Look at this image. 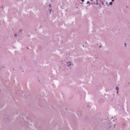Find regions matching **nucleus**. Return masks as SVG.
I'll list each match as a JSON object with an SVG mask.
<instances>
[{
	"label": "nucleus",
	"mask_w": 130,
	"mask_h": 130,
	"mask_svg": "<svg viewBox=\"0 0 130 130\" xmlns=\"http://www.w3.org/2000/svg\"><path fill=\"white\" fill-rule=\"evenodd\" d=\"M116 90H117V91L118 90V87H116Z\"/></svg>",
	"instance_id": "1"
},
{
	"label": "nucleus",
	"mask_w": 130,
	"mask_h": 130,
	"mask_svg": "<svg viewBox=\"0 0 130 130\" xmlns=\"http://www.w3.org/2000/svg\"><path fill=\"white\" fill-rule=\"evenodd\" d=\"M71 63H70V64H68V67H70V66H71Z\"/></svg>",
	"instance_id": "2"
},
{
	"label": "nucleus",
	"mask_w": 130,
	"mask_h": 130,
	"mask_svg": "<svg viewBox=\"0 0 130 130\" xmlns=\"http://www.w3.org/2000/svg\"><path fill=\"white\" fill-rule=\"evenodd\" d=\"M110 5H112V2H110Z\"/></svg>",
	"instance_id": "3"
},
{
	"label": "nucleus",
	"mask_w": 130,
	"mask_h": 130,
	"mask_svg": "<svg viewBox=\"0 0 130 130\" xmlns=\"http://www.w3.org/2000/svg\"><path fill=\"white\" fill-rule=\"evenodd\" d=\"M115 0H112V2H114Z\"/></svg>",
	"instance_id": "4"
},
{
	"label": "nucleus",
	"mask_w": 130,
	"mask_h": 130,
	"mask_svg": "<svg viewBox=\"0 0 130 130\" xmlns=\"http://www.w3.org/2000/svg\"><path fill=\"white\" fill-rule=\"evenodd\" d=\"M125 46H126V43H125Z\"/></svg>",
	"instance_id": "5"
},
{
	"label": "nucleus",
	"mask_w": 130,
	"mask_h": 130,
	"mask_svg": "<svg viewBox=\"0 0 130 130\" xmlns=\"http://www.w3.org/2000/svg\"><path fill=\"white\" fill-rule=\"evenodd\" d=\"M49 7H51V5H49Z\"/></svg>",
	"instance_id": "6"
},
{
	"label": "nucleus",
	"mask_w": 130,
	"mask_h": 130,
	"mask_svg": "<svg viewBox=\"0 0 130 130\" xmlns=\"http://www.w3.org/2000/svg\"><path fill=\"white\" fill-rule=\"evenodd\" d=\"M81 1H82V2H84V0H81Z\"/></svg>",
	"instance_id": "7"
},
{
	"label": "nucleus",
	"mask_w": 130,
	"mask_h": 130,
	"mask_svg": "<svg viewBox=\"0 0 130 130\" xmlns=\"http://www.w3.org/2000/svg\"><path fill=\"white\" fill-rule=\"evenodd\" d=\"M14 36H15V37H16V34H15V35H14Z\"/></svg>",
	"instance_id": "8"
},
{
	"label": "nucleus",
	"mask_w": 130,
	"mask_h": 130,
	"mask_svg": "<svg viewBox=\"0 0 130 130\" xmlns=\"http://www.w3.org/2000/svg\"><path fill=\"white\" fill-rule=\"evenodd\" d=\"M117 93L118 94V91H117Z\"/></svg>",
	"instance_id": "9"
},
{
	"label": "nucleus",
	"mask_w": 130,
	"mask_h": 130,
	"mask_svg": "<svg viewBox=\"0 0 130 130\" xmlns=\"http://www.w3.org/2000/svg\"><path fill=\"white\" fill-rule=\"evenodd\" d=\"M91 1V2H92V1H93V0H90Z\"/></svg>",
	"instance_id": "10"
}]
</instances>
